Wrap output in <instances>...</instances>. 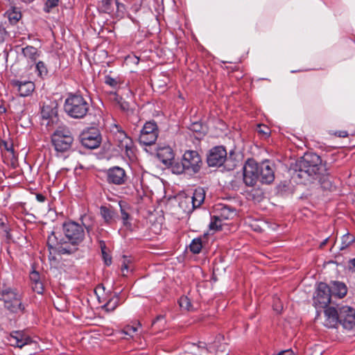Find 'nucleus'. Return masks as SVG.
<instances>
[{
  "label": "nucleus",
  "mask_w": 355,
  "mask_h": 355,
  "mask_svg": "<svg viewBox=\"0 0 355 355\" xmlns=\"http://www.w3.org/2000/svg\"><path fill=\"white\" fill-rule=\"evenodd\" d=\"M0 300L3 302L6 309L11 313H23L25 309L21 296L15 288L0 282Z\"/></svg>",
  "instance_id": "nucleus-1"
},
{
  "label": "nucleus",
  "mask_w": 355,
  "mask_h": 355,
  "mask_svg": "<svg viewBox=\"0 0 355 355\" xmlns=\"http://www.w3.org/2000/svg\"><path fill=\"white\" fill-rule=\"evenodd\" d=\"M296 167L297 177L305 178L320 173L322 166L320 156L315 153H306L297 161Z\"/></svg>",
  "instance_id": "nucleus-2"
},
{
  "label": "nucleus",
  "mask_w": 355,
  "mask_h": 355,
  "mask_svg": "<svg viewBox=\"0 0 355 355\" xmlns=\"http://www.w3.org/2000/svg\"><path fill=\"white\" fill-rule=\"evenodd\" d=\"M89 107L87 100L80 94H69L64 104L65 112L73 119L84 118L88 113Z\"/></svg>",
  "instance_id": "nucleus-3"
},
{
  "label": "nucleus",
  "mask_w": 355,
  "mask_h": 355,
  "mask_svg": "<svg viewBox=\"0 0 355 355\" xmlns=\"http://www.w3.org/2000/svg\"><path fill=\"white\" fill-rule=\"evenodd\" d=\"M51 141L57 153L68 152L73 142V137L69 128L59 127L52 135Z\"/></svg>",
  "instance_id": "nucleus-4"
},
{
  "label": "nucleus",
  "mask_w": 355,
  "mask_h": 355,
  "mask_svg": "<svg viewBox=\"0 0 355 355\" xmlns=\"http://www.w3.org/2000/svg\"><path fill=\"white\" fill-rule=\"evenodd\" d=\"M62 231L67 243H69V245L67 243V246L73 247L76 249V246L85 239L84 228L76 222H65L62 225Z\"/></svg>",
  "instance_id": "nucleus-5"
},
{
  "label": "nucleus",
  "mask_w": 355,
  "mask_h": 355,
  "mask_svg": "<svg viewBox=\"0 0 355 355\" xmlns=\"http://www.w3.org/2000/svg\"><path fill=\"white\" fill-rule=\"evenodd\" d=\"M158 137L157 124L153 121L146 122L140 132L139 141L145 146L153 144Z\"/></svg>",
  "instance_id": "nucleus-6"
},
{
  "label": "nucleus",
  "mask_w": 355,
  "mask_h": 355,
  "mask_svg": "<svg viewBox=\"0 0 355 355\" xmlns=\"http://www.w3.org/2000/svg\"><path fill=\"white\" fill-rule=\"evenodd\" d=\"M186 166L187 173L195 174L199 172L202 164V159L196 150H187L182 157Z\"/></svg>",
  "instance_id": "nucleus-7"
},
{
  "label": "nucleus",
  "mask_w": 355,
  "mask_h": 355,
  "mask_svg": "<svg viewBox=\"0 0 355 355\" xmlns=\"http://www.w3.org/2000/svg\"><path fill=\"white\" fill-rule=\"evenodd\" d=\"M80 139L82 145L89 149L98 148L101 142V137L99 131L94 128L83 131Z\"/></svg>",
  "instance_id": "nucleus-8"
},
{
  "label": "nucleus",
  "mask_w": 355,
  "mask_h": 355,
  "mask_svg": "<svg viewBox=\"0 0 355 355\" xmlns=\"http://www.w3.org/2000/svg\"><path fill=\"white\" fill-rule=\"evenodd\" d=\"M259 178V164L248 161L243 166V182L248 187H253Z\"/></svg>",
  "instance_id": "nucleus-9"
},
{
  "label": "nucleus",
  "mask_w": 355,
  "mask_h": 355,
  "mask_svg": "<svg viewBox=\"0 0 355 355\" xmlns=\"http://www.w3.org/2000/svg\"><path fill=\"white\" fill-rule=\"evenodd\" d=\"M339 324L345 329H352L355 325V310L348 306L338 305Z\"/></svg>",
  "instance_id": "nucleus-10"
},
{
  "label": "nucleus",
  "mask_w": 355,
  "mask_h": 355,
  "mask_svg": "<svg viewBox=\"0 0 355 355\" xmlns=\"http://www.w3.org/2000/svg\"><path fill=\"white\" fill-rule=\"evenodd\" d=\"M47 244L50 248L61 254H71L76 251L75 248L67 246V241L64 239H59L54 232L48 236Z\"/></svg>",
  "instance_id": "nucleus-11"
},
{
  "label": "nucleus",
  "mask_w": 355,
  "mask_h": 355,
  "mask_svg": "<svg viewBox=\"0 0 355 355\" xmlns=\"http://www.w3.org/2000/svg\"><path fill=\"white\" fill-rule=\"evenodd\" d=\"M227 158V152L223 146H216L210 150L207 162L209 166H220Z\"/></svg>",
  "instance_id": "nucleus-12"
},
{
  "label": "nucleus",
  "mask_w": 355,
  "mask_h": 355,
  "mask_svg": "<svg viewBox=\"0 0 355 355\" xmlns=\"http://www.w3.org/2000/svg\"><path fill=\"white\" fill-rule=\"evenodd\" d=\"M324 310V322L323 324L328 328H336L339 324V310L338 305L335 307L334 306L327 305L323 306Z\"/></svg>",
  "instance_id": "nucleus-13"
},
{
  "label": "nucleus",
  "mask_w": 355,
  "mask_h": 355,
  "mask_svg": "<svg viewBox=\"0 0 355 355\" xmlns=\"http://www.w3.org/2000/svg\"><path fill=\"white\" fill-rule=\"evenodd\" d=\"M314 302L316 305L318 304L321 307L329 305L331 302V295L327 284L322 282L318 284Z\"/></svg>",
  "instance_id": "nucleus-14"
},
{
  "label": "nucleus",
  "mask_w": 355,
  "mask_h": 355,
  "mask_svg": "<svg viewBox=\"0 0 355 355\" xmlns=\"http://www.w3.org/2000/svg\"><path fill=\"white\" fill-rule=\"evenodd\" d=\"M125 179V172L119 166L112 167L107 171V180L109 183L119 185L123 184Z\"/></svg>",
  "instance_id": "nucleus-15"
},
{
  "label": "nucleus",
  "mask_w": 355,
  "mask_h": 355,
  "mask_svg": "<svg viewBox=\"0 0 355 355\" xmlns=\"http://www.w3.org/2000/svg\"><path fill=\"white\" fill-rule=\"evenodd\" d=\"M215 217L223 220L232 219L236 215V210L227 205L218 204L214 207Z\"/></svg>",
  "instance_id": "nucleus-16"
},
{
  "label": "nucleus",
  "mask_w": 355,
  "mask_h": 355,
  "mask_svg": "<svg viewBox=\"0 0 355 355\" xmlns=\"http://www.w3.org/2000/svg\"><path fill=\"white\" fill-rule=\"evenodd\" d=\"M259 175L262 183L270 184L275 180L274 170L267 161L259 164Z\"/></svg>",
  "instance_id": "nucleus-17"
},
{
  "label": "nucleus",
  "mask_w": 355,
  "mask_h": 355,
  "mask_svg": "<svg viewBox=\"0 0 355 355\" xmlns=\"http://www.w3.org/2000/svg\"><path fill=\"white\" fill-rule=\"evenodd\" d=\"M41 115L43 119L49 120L46 123L47 125H49L50 123H53L57 120L58 110L56 105L54 103L44 104L42 107Z\"/></svg>",
  "instance_id": "nucleus-18"
},
{
  "label": "nucleus",
  "mask_w": 355,
  "mask_h": 355,
  "mask_svg": "<svg viewBox=\"0 0 355 355\" xmlns=\"http://www.w3.org/2000/svg\"><path fill=\"white\" fill-rule=\"evenodd\" d=\"M9 342L12 346L19 348H22L33 343L31 338L20 331H15L12 334L9 338Z\"/></svg>",
  "instance_id": "nucleus-19"
},
{
  "label": "nucleus",
  "mask_w": 355,
  "mask_h": 355,
  "mask_svg": "<svg viewBox=\"0 0 355 355\" xmlns=\"http://www.w3.org/2000/svg\"><path fill=\"white\" fill-rule=\"evenodd\" d=\"M12 84L17 87L19 95L24 97L31 95L35 89V84L32 81L13 80Z\"/></svg>",
  "instance_id": "nucleus-20"
},
{
  "label": "nucleus",
  "mask_w": 355,
  "mask_h": 355,
  "mask_svg": "<svg viewBox=\"0 0 355 355\" xmlns=\"http://www.w3.org/2000/svg\"><path fill=\"white\" fill-rule=\"evenodd\" d=\"M157 155L159 159L166 166H169L174 159V153L169 146L159 148L157 150Z\"/></svg>",
  "instance_id": "nucleus-21"
},
{
  "label": "nucleus",
  "mask_w": 355,
  "mask_h": 355,
  "mask_svg": "<svg viewBox=\"0 0 355 355\" xmlns=\"http://www.w3.org/2000/svg\"><path fill=\"white\" fill-rule=\"evenodd\" d=\"M119 137L121 140L119 141V147L121 149V152H124L127 156H130L132 153V139L128 137L123 131H119Z\"/></svg>",
  "instance_id": "nucleus-22"
},
{
  "label": "nucleus",
  "mask_w": 355,
  "mask_h": 355,
  "mask_svg": "<svg viewBox=\"0 0 355 355\" xmlns=\"http://www.w3.org/2000/svg\"><path fill=\"white\" fill-rule=\"evenodd\" d=\"M329 288L331 297L336 296L338 298H343L347 293L346 285L340 282H334Z\"/></svg>",
  "instance_id": "nucleus-23"
},
{
  "label": "nucleus",
  "mask_w": 355,
  "mask_h": 355,
  "mask_svg": "<svg viewBox=\"0 0 355 355\" xmlns=\"http://www.w3.org/2000/svg\"><path fill=\"white\" fill-rule=\"evenodd\" d=\"M190 198L191 199V204L194 206L195 209L200 207L205 201V189L201 187L196 189Z\"/></svg>",
  "instance_id": "nucleus-24"
},
{
  "label": "nucleus",
  "mask_w": 355,
  "mask_h": 355,
  "mask_svg": "<svg viewBox=\"0 0 355 355\" xmlns=\"http://www.w3.org/2000/svg\"><path fill=\"white\" fill-rule=\"evenodd\" d=\"M22 53L27 59L35 62L40 58L41 52L33 46H26L22 49Z\"/></svg>",
  "instance_id": "nucleus-25"
},
{
  "label": "nucleus",
  "mask_w": 355,
  "mask_h": 355,
  "mask_svg": "<svg viewBox=\"0 0 355 355\" xmlns=\"http://www.w3.org/2000/svg\"><path fill=\"white\" fill-rule=\"evenodd\" d=\"M120 297L119 293H115L104 305L102 309H105L107 312H112L119 305Z\"/></svg>",
  "instance_id": "nucleus-26"
},
{
  "label": "nucleus",
  "mask_w": 355,
  "mask_h": 355,
  "mask_svg": "<svg viewBox=\"0 0 355 355\" xmlns=\"http://www.w3.org/2000/svg\"><path fill=\"white\" fill-rule=\"evenodd\" d=\"M5 15L8 17L12 24H15L21 17V12L17 8H11L6 11Z\"/></svg>",
  "instance_id": "nucleus-27"
},
{
  "label": "nucleus",
  "mask_w": 355,
  "mask_h": 355,
  "mask_svg": "<svg viewBox=\"0 0 355 355\" xmlns=\"http://www.w3.org/2000/svg\"><path fill=\"white\" fill-rule=\"evenodd\" d=\"M179 206L186 214H190L195 209L194 206L191 204V199L189 196L180 200Z\"/></svg>",
  "instance_id": "nucleus-28"
},
{
  "label": "nucleus",
  "mask_w": 355,
  "mask_h": 355,
  "mask_svg": "<svg viewBox=\"0 0 355 355\" xmlns=\"http://www.w3.org/2000/svg\"><path fill=\"white\" fill-rule=\"evenodd\" d=\"M168 167L171 168V172L174 174H182L184 172L187 173L186 166L183 159L181 162H175L174 159L171 162V164Z\"/></svg>",
  "instance_id": "nucleus-29"
},
{
  "label": "nucleus",
  "mask_w": 355,
  "mask_h": 355,
  "mask_svg": "<svg viewBox=\"0 0 355 355\" xmlns=\"http://www.w3.org/2000/svg\"><path fill=\"white\" fill-rule=\"evenodd\" d=\"M355 238L353 235L347 233L342 236L341 244L340 247V250H343L349 247L354 241Z\"/></svg>",
  "instance_id": "nucleus-30"
},
{
  "label": "nucleus",
  "mask_w": 355,
  "mask_h": 355,
  "mask_svg": "<svg viewBox=\"0 0 355 355\" xmlns=\"http://www.w3.org/2000/svg\"><path fill=\"white\" fill-rule=\"evenodd\" d=\"M132 270L133 266L131 259L125 256H123L121 265L123 275L125 276L126 273H128L129 271H132Z\"/></svg>",
  "instance_id": "nucleus-31"
},
{
  "label": "nucleus",
  "mask_w": 355,
  "mask_h": 355,
  "mask_svg": "<svg viewBox=\"0 0 355 355\" xmlns=\"http://www.w3.org/2000/svg\"><path fill=\"white\" fill-rule=\"evenodd\" d=\"M101 214L106 223H110L114 216V213L111 209L104 206L101 207Z\"/></svg>",
  "instance_id": "nucleus-32"
},
{
  "label": "nucleus",
  "mask_w": 355,
  "mask_h": 355,
  "mask_svg": "<svg viewBox=\"0 0 355 355\" xmlns=\"http://www.w3.org/2000/svg\"><path fill=\"white\" fill-rule=\"evenodd\" d=\"M35 71L37 73V76L41 78L46 76L48 73V70H47L46 66L42 61H39L36 63Z\"/></svg>",
  "instance_id": "nucleus-33"
},
{
  "label": "nucleus",
  "mask_w": 355,
  "mask_h": 355,
  "mask_svg": "<svg viewBox=\"0 0 355 355\" xmlns=\"http://www.w3.org/2000/svg\"><path fill=\"white\" fill-rule=\"evenodd\" d=\"M202 248V240L200 238L194 239L190 244V250L194 254H198Z\"/></svg>",
  "instance_id": "nucleus-34"
},
{
  "label": "nucleus",
  "mask_w": 355,
  "mask_h": 355,
  "mask_svg": "<svg viewBox=\"0 0 355 355\" xmlns=\"http://www.w3.org/2000/svg\"><path fill=\"white\" fill-rule=\"evenodd\" d=\"M141 326L140 322H138L133 325H127L123 330V334L125 335L132 336L133 334L137 331L138 327Z\"/></svg>",
  "instance_id": "nucleus-35"
},
{
  "label": "nucleus",
  "mask_w": 355,
  "mask_h": 355,
  "mask_svg": "<svg viewBox=\"0 0 355 355\" xmlns=\"http://www.w3.org/2000/svg\"><path fill=\"white\" fill-rule=\"evenodd\" d=\"M222 220L220 219H218L215 217V214L211 217V222L209 223V228L211 230H218L220 229L222 223Z\"/></svg>",
  "instance_id": "nucleus-36"
},
{
  "label": "nucleus",
  "mask_w": 355,
  "mask_h": 355,
  "mask_svg": "<svg viewBox=\"0 0 355 355\" xmlns=\"http://www.w3.org/2000/svg\"><path fill=\"white\" fill-rule=\"evenodd\" d=\"M179 304L181 308L189 311L191 309L190 300L187 296H182L179 300Z\"/></svg>",
  "instance_id": "nucleus-37"
},
{
  "label": "nucleus",
  "mask_w": 355,
  "mask_h": 355,
  "mask_svg": "<svg viewBox=\"0 0 355 355\" xmlns=\"http://www.w3.org/2000/svg\"><path fill=\"white\" fill-rule=\"evenodd\" d=\"M101 248L102 256H103V260L105 261V263L107 266L110 265L112 263V259H111V257L105 252V243L101 244Z\"/></svg>",
  "instance_id": "nucleus-38"
},
{
  "label": "nucleus",
  "mask_w": 355,
  "mask_h": 355,
  "mask_svg": "<svg viewBox=\"0 0 355 355\" xmlns=\"http://www.w3.org/2000/svg\"><path fill=\"white\" fill-rule=\"evenodd\" d=\"M59 0H46L44 7V11L49 12L51 9L58 6Z\"/></svg>",
  "instance_id": "nucleus-39"
},
{
  "label": "nucleus",
  "mask_w": 355,
  "mask_h": 355,
  "mask_svg": "<svg viewBox=\"0 0 355 355\" xmlns=\"http://www.w3.org/2000/svg\"><path fill=\"white\" fill-rule=\"evenodd\" d=\"M32 288L33 291L38 294H42L44 291V286L40 281L32 283Z\"/></svg>",
  "instance_id": "nucleus-40"
},
{
  "label": "nucleus",
  "mask_w": 355,
  "mask_h": 355,
  "mask_svg": "<svg viewBox=\"0 0 355 355\" xmlns=\"http://www.w3.org/2000/svg\"><path fill=\"white\" fill-rule=\"evenodd\" d=\"M121 207V218L123 222V224L125 225H127L128 224V220L130 218L129 214L126 210L123 207V206L119 204Z\"/></svg>",
  "instance_id": "nucleus-41"
},
{
  "label": "nucleus",
  "mask_w": 355,
  "mask_h": 355,
  "mask_svg": "<svg viewBox=\"0 0 355 355\" xmlns=\"http://www.w3.org/2000/svg\"><path fill=\"white\" fill-rule=\"evenodd\" d=\"M105 83L113 88H116L118 85V81L110 76L105 77Z\"/></svg>",
  "instance_id": "nucleus-42"
},
{
  "label": "nucleus",
  "mask_w": 355,
  "mask_h": 355,
  "mask_svg": "<svg viewBox=\"0 0 355 355\" xmlns=\"http://www.w3.org/2000/svg\"><path fill=\"white\" fill-rule=\"evenodd\" d=\"M257 130L263 135L268 136L269 135V128L266 125H258Z\"/></svg>",
  "instance_id": "nucleus-43"
},
{
  "label": "nucleus",
  "mask_w": 355,
  "mask_h": 355,
  "mask_svg": "<svg viewBox=\"0 0 355 355\" xmlns=\"http://www.w3.org/2000/svg\"><path fill=\"white\" fill-rule=\"evenodd\" d=\"M30 279L32 283L40 282L39 273L35 270H33L30 274Z\"/></svg>",
  "instance_id": "nucleus-44"
},
{
  "label": "nucleus",
  "mask_w": 355,
  "mask_h": 355,
  "mask_svg": "<svg viewBox=\"0 0 355 355\" xmlns=\"http://www.w3.org/2000/svg\"><path fill=\"white\" fill-rule=\"evenodd\" d=\"M119 104L120 108L123 111L128 112L129 110L130 105L128 102L124 101H119Z\"/></svg>",
  "instance_id": "nucleus-45"
},
{
  "label": "nucleus",
  "mask_w": 355,
  "mask_h": 355,
  "mask_svg": "<svg viewBox=\"0 0 355 355\" xmlns=\"http://www.w3.org/2000/svg\"><path fill=\"white\" fill-rule=\"evenodd\" d=\"M6 37V31L4 28L0 26V43L5 40Z\"/></svg>",
  "instance_id": "nucleus-46"
},
{
  "label": "nucleus",
  "mask_w": 355,
  "mask_h": 355,
  "mask_svg": "<svg viewBox=\"0 0 355 355\" xmlns=\"http://www.w3.org/2000/svg\"><path fill=\"white\" fill-rule=\"evenodd\" d=\"M273 309L275 311H276L277 313H280L281 311L282 310V304L279 302H277L274 305H273Z\"/></svg>",
  "instance_id": "nucleus-47"
},
{
  "label": "nucleus",
  "mask_w": 355,
  "mask_h": 355,
  "mask_svg": "<svg viewBox=\"0 0 355 355\" xmlns=\"http://www.w3.org/2000/svg\"><path fill=\"white\" fill-rule=\"evenodd\" d=\"M349 268L352 272H355V258L349 261Z\"/></svg>",
  "instance_id": "nucleus-48"
},
{
  "label": "nucleus",
  "mask_w": 355,
  "mask_h": 355,
  "mask_svg": "<svg viewBox=\"0 0 355 355\" xmlns=\"http://www.w3.org/2000/svg\"><path fill=\"white\" fill-rule=\"evenodd\" d=\"M277 355H295L292 350L287 349L279 352Z\"/></svg>",
  "instance_id": "nucleus-49"
},
{
  "label": "nucleus",
  "mask_w": 355,
  "mask_h": 355,
  "mask_svg": "<svg viewBox=\"0 0 355 355\" xmlns=\"http://www.w3.org/2000/svg\"><path fill=\"white\" fill-rule=\"evenodd\" d=\"M36 199L38 202H43L45 200V197L42 194L37 193L36 195Z\"/></svg>",
  "instance_id": "nucleus-50"
},
{
  "label": "nucleus",
  "mask_w": 355,
  "mask_h": 355,
  "mask_svg": "<svg viewBox=\"0 0 355 355\" xmlns=\"http://www.w3.org/2000/svg\"><path fill=\"white\" fill-rule=\"evenodd\" d=\"M338 137H346L348 136V134L347 132V131H340L338 133Z\"/></svg>",
  "instance_id": "nucleus-51"
},
{
  "label": "nucleus",
  "mask_w": 355,
  "mask_h": 355,
  "mask_svg": "<svg viewBox=\"0 0 355 355\" xmlns=\"http://www.w3.org/2000/svg\"><path fill=\"white\" fill-rule=\"evenodd\" d=\"M198 123H193L192 125V130L194 131H198L199 130L198 129Z\"/></svg>",
  "instance_id": "nucleus-52"
},
{
  "label": "nucleus",
  "mask_w": 355,
  "mask_h": 355,
  "mask_svg": "<svg viewBox=\"0 0 355 355\" xmlns=\"http://www.w3.org/2000/svg\"><path fill=\"white\" fill-rule=\"evenodd\" d=\"M327 240H328V239H324V240L321 243V244H320V247H321V248H322V247H323L324 245H326V243H327Z\"/></svg>",
  "instance_id": "nucleus-53"
},
{
  "label": "nucleus",
  "mask_w": 355,
  "mask_h": 355,
  "mask_svg": "<svg viewBox=\"0 0 355 355\" xmlns=\"http://www.w3.org/2000/svg\"><path fill=\"white\" fill-rule=\"evenodd\" d=\"M7 150H8V151H10L12 153V152H13V150H12V148H7Z\"/></svg>",
  "instance_id": "nucleus-54"
},
{
  "label": "nucleus",
  "mask_w": 355,
  "mask_h": 355,
  "mask_svg": "<svg viewBox=\"0 0 355 355\" xmlns=\"http://www.w3.org/2000/svg\"><path fill=\"white\" fill-rule=\"evenodd\" d=\"M103 2H105L106 4L109 3L110 0H103Z\"/></svg>",
  "instance_id": "nucleus-55"
}]
</instances>
